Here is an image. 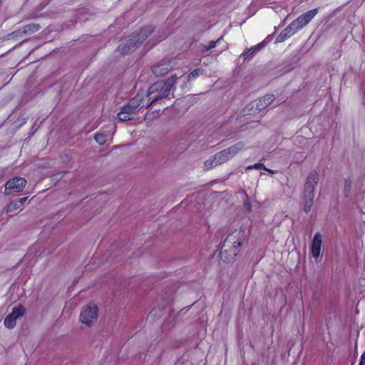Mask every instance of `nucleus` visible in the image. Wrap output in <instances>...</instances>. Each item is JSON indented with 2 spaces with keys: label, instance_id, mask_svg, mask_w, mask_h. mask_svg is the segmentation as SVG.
Instances as JSON below:
<instances>
[{
  "label": "nucleus",
  "instance_id": "nucleus-1",
  "mask_svg": "<svg viewBox=\"0 0 365 365\" xmlns=\"http://www.w3.org/2000/svg\"><path fill=\"white\" fill-rule=\"evenodd\" d=\"M242 231L235 230L229 234L224 240L220 252V258L223 261H228L230 257H236L239 252V248L242 244Z\"/></svg>",
  "mask_w": 365,
  "mask_h": 365
},
{
  "label": "nucleus",
  "instance_id": "nucleus-2",
  "mask_svg": "<svg viewBox=\"0 0 365 365\" xmlns=\"http://www.w3.org/2000/svg\"><path fill=\"white\" fill-rule=\"evenodd\" d=\"M178 78L176 76H172L166 81H158L151 85L148 91L147 97L150 103L146 106V108L155 103L160 99L167 97L170 92L173 85L175 83Z\"/></svg>",
  "mask_w": 365,
  "mask_h": 365
},
{
  "label": "nucleus",
  "instance_id": "nucleus-3",
  "mask_svg": "<svg viewBox=\"0 0 365 365\" xmlns=\"http://www.w3.org/2000/svg\"><path fill=\"white\" fill-rule=\"evenodd\" d=\"M274 100L273 94H267L262 98L255 100L249 103L243 110L242 115L245 118V122L249 124L252 122L258 123L260 115L256 117V120H251V116L259 115V112L267 108Z\"/></svg>",
  "mask_w": 365,
  "mask_h": 365
},
{
  "label": "nucleus",
  "instance_id": "nucleus-4",
  "mask_svg": "<svg viewBox=\"0 0 365 365\" xmlns=\"http://www.w3.org/2000/svg\"><path fill=\"white\" fill-rule=\"evenodd\" d=\"M151 25L142 28L139 31L130 35L129 40L118 47L119 52L123 55L129 54L136 50L140 45L153 32Z\"/></svg>",
  "mask_w": 365,
  "mask_h": 365
},
{
  "label": "nucleus",
  "instance_id": "nucleus-5",
  "mask_svg": "<svg viewBox=\"0 0 365 365\" xmlns=\"http://www.w3.org/2000/svg\"><path fill=\"white\" fill-rule=\"evenodd\" d=\"M319 181V174L316 170L312 171L307 178L303 193L304 210L308 213L312 205L314 197L315 186Z\"/></svg>",
  "mask_w": 365,
  "mask_h": 365
},
{
  "label": "nucleus",
  "instance_id": "nucleus-6",
  "mask_svg": "<svg viewBox=\"0 0 365 365\" xmlns=\"http://www.w3.org/2000/svg\"><path fill=\"white\" fill-rule=\"evenodd\" d=\"M244 143L238 142L227 149L217 153L214 157L215 159V165H221L227 162L230 158L235 156L241 150L244 148Z\"/></svg>",
  "mask_w": 365,
  "mask_h": 365
},
{
  "label": "nucleus",
  "instance_id": "nucleus-7",
  "mask_svg": "<svg viewBox=\"0 0 365 365\" xmlns=\"http://www.w3.org/2000/svg\"><path fill=\"white\" fill-rule=\"evenodd\" d=\"M98 317V309L94 305L93 307L86 306L81 310L80 320L83 324L88 326L96 322Z\"/></svg>",
  "mask_w": 365,
  "mask_h": 365
},
{
  "label": "nucleus",
  "instance_id": "nucleus-8",
  "mask_svg": "<svg viewBox=\"0 0 365 365\" xmlns=\"http://www.w3.org/2000/svg\"><path fill=\"white\" fill-rule=\"evenodd\" d=\"M26 185V180L21 177H16L8 180L5 184V193L21 191Z\"/></svg>",
  "mask_w": 365,
  "mask_h": 365
},
{
  "label": "nucleus",
  "instance_id": "nucleus-9",
  "mask_svg": "<svg viewBox=\"0 0 365 365\" xmlns=\"http://www.w3.org/2000/svg\"><path fill=\"white\" fill-rule=\"evenodd\" d=\"M319 10L317 8L313 9L306 11L302 14L299 16H298L295 20L297 23L299 25V27L302 29L307 25L318 14Z\"/></svg>",
  "mask_w": 365,
  "mask_h": 365
},
{
  "label": "nucleus",
  "instance_id": "nucleus-10",
  "mask_svg": "<svg viewBox=\"0 0 365 365\" xmlns=\"http://www.w3.org/2000/svg\"><path fill=\"white\" fill-rule=\"evenodd\" d=\"M143 99L138 93L135 98H132L129 102L122 107L121 110L132 116L136 108L141 104Z\"/></svg>",
  "mask_w": 365,
  "mask_h": 365
},
{
  "label": "nucleus",
  "instance_id": "nucleus-11",
  "mask_svg": "<svg viewBox=\"0 0 365 365\" xmlns=\"http://www.w3.org/2000/svg\"><path fill=\"white\" fill-rule=\"evenodd\" d=\"M322 245V235L319 232H317L314 234L311 247V252L314 258L317 259L319 257L321 253Z\"/></svg>",
  "mask_w": 365,
  "mask_h": 365
},
{
  "label": "nucleus",
  "instance_id": "nucleus-12",
  "mask_svg": "<svg viewBox=\"0 0 365 365\" xmlns=\"http://www.w3.org/2000/svg\"><path fill=\"white\" fill-rule=\"evenodd\" d=\"M40 29L41 26L38 24L31 23L21 27L14 32V34H15L16 36H18L19 34L31 35L37 32Z\"/></svg>",
  "mask_w": 365,
  "mask_h": 365
},
{
  "label": "nucleus",
  "instance_id": "nucleus-13",
  "mask_svg": "<svg viewBox=\"0 0 365 365\" xmlns=\"http://www.w3.org/2000/svg\"><path fill=\"white\" fill-rule=\"evenodd\" d=\"M27 199V197H24L11 202L7 207L6 213L11 215H16L17 210L21 209Z\"/></svg>",
  "mask_w": 365,
  "mask_h": 365
},
{
  "label": "nucleus",
  "instance_id": "nucleus-14",
  "mask_svg": "<svg viewBox=\"0 0 365 365\" xmlns=\"http://www.w3.org/2000/svg\"><path fill=\"white\" fill-rule=\"evenodd\" d=\"M267 41L264 39L262 42L258 44L251 46L250 48L246 49L242 53V57L243 58L244 61L251 58L255 53L259 51L263 47L267 44Z\"/></svg>",
  "mask_w": 365,
  "mask_h": 365
},
{
  "label": "nucleus",
  "instance_id": "nucleus-15",
  "mask_svg": "<svg viewBox=\"0 0 365 365\" xmlns=\"http://www.w3.org/2000/svg\"><path fill=\"white\" fill-rule=\"evenodd\" d=\"M171 69L170 63L165 62H160L158 64L153 66L152 71L156 76H163L168 73Z\"/></svg>",
  "mask_w": 365,
  "mask_h": 365
},
{
  "label": "nucleus",
  "instance_id": "nucleus-16",
  "mask_svg": "<svg viewBox=\"0 0 365 365\" xmlns=\"http://www.w3.org/2000/svg\"><path fill=\"white\" fill-rule=\"evenodd\" d=\"M222 40V37L219 38L216 41H210L207 45L201 44L200 45V51L203 53L210 51V49L216 47L217 45L220 44L221 41Z\"/></svg>",
  "mask_w": 365,
  "mask_h": 365
},
{
  "label": "nucleus",
  "instance_id": "nucleus-17",
  "mask_svg": "<svg viewBox=\"0 0 365 365\" xmlns=\"http://www.w3.org/2000/svg\"><path fill=\"white\" fill-rule=\"evenodd\" d=\"M16 319L13 315L11 314H8L4 319V324L6 327L9 329L14 328L16 324Z\"/></svg>",
  "mask_w": 365,
  "mask_h": 365
},
{
  "label": "nucleus",
  "instance_id": "nucleus-18",
  "mask_svg": "<svg viewBox=\"0 0 365 365\" xmlns=\"http://www.w3.org/2000/svg\"><path fill=\"white\" fill-rule=\"evenodd\" d=\"M302 28L299 27V25L297 23L296 20H294L292 22H291L286 28L285 29L289 31V33L292 36L294 34H296L299 30H300Z\"/></svg>",
  "mask_w": 365,
  "mask_h": 365
},
{
  "label": "nucleus",
  "instance_id": "nucleus-19",
  "mask_svg": "<svg viewBox=\"0 0 365 365\" xmlns=\"http://www.w3.org/2000/svg\"><path fill=\"white\" fill-rule=\"evenodd\" d=\"M24 312V307L22 305H19V307H15L13 308L11 314L13 315V317H14L16 319H18L19 317L23 316Z\"/></svg>",
  "mask_w": 365,
  "mask_h": 365
},
{
  "label": "nucleus",
  "instance_id": "nucleus-20",
  "mask_svg": "<svg viewBox=\"0 0 365 365\" xmlns=\"http://www.w3.org/2000/svg\"><path fill=\"white\" fill-rule=\"evenodd\" d=\"M292 35L285 29L281 31L279 35L277 38L278 42H283L284 40L291 37Z\"/></svg>",
  "mask_w": 365,
  "mask_h": 365
},
{
  "label": "nucleus",
  "instance_id": "nucleus-21",
  "mask_svg": "<svg viewBox=\"0 0 365 365\" xmlns=\"http://www.w3.org/2000/svg\"><path fill=\"white\" fill-rule=\"evenodd\" d=\"M94 139L99 145H103L107 140V135L104 133H96Z\"/></svg>",
  "mask_w": 365,
  "mask_h": 365
},
{
  "label": "nucleus",
  "instance_id": "nucleus-22",
  "mask_svg": "<svg viewBox=\"0 0 365 365\" xmlns=\"http://www.w3.org/2000/svg\"><path fill=\"white\" fill-rule=\"evenodd\" d=\"M202 73L201 68H195L188 75L187 80L190 81L197 78Z\"/></svg>",
  "mask_w": 365,
  "mask_h": 365
},
{
  "label": "nucleus",
  "instance_id": "nucleus-23",
  "mask_svg": "<svg viewBox=\"0 0 365 365\" xmlns=\"http://www.w3.org/2000/svg\"><path fill=\"white\" fill-rule=\"evenodd\" d=\"M118 118L120 121H127L133 118V117L120 110L118 113Z\"/></svg>",
  "mask_w": 365,
  "mask_h": 365
},
{
  "label": "nucleus",
  "instance_id": "nucleus-24",
  "mask_svg": "<svg viewBox=\"0 0 365 365\" xmlns=\"http://www.w3.org/2000/svg\"><path fill=\"white\" fill-rule=\"evenodd\" d=\"M205 168L206 170H210L212 168L217 166V165H215V157H213L212 159H208L204 163Z\"/></svg>",
  "mask_w": 365,
  "mask_h": 365
},
{
  "label": "nucleus",
  "instance_id": "nucleus-25",
  "mask_svg": "<svg viewBox=\"0 0 365 365\" xmlns=\"http://www.w3.org/2000/svg\"><path fill=\"white\" fill-rule=\"evenodd\" d=\"M351 181L349 180H345L344 192V196L346 197H349V192H350V190H351Z\"/></svg>",
  "mask_w": 365,
  "mask_h": 365
},
{
  "label": "nucleus",
  "instance_id": "nucleus-26",
  "mask_svg": "<svg viewBox=\"0 0 365 365\" xmlns=\"http://www.w3.org/2000/svg\"><path fill=\"white\" fill-rule=\"evenodd\" d=\"M252 168L264 170V169H266V166L263 163H257L254 164L253 165L248 167V169H252Z\"/></svg>",
  "mask_w": 365,
  "mask_h": 365
},
{
  "label": "nucleus",
  "instance_id": "nucleus-27",
  "mask_svg": "<svg viewBox=\"0 0 365 365\" xmlns=\"http://www.w3.org/2000/svg\"><path fill=\"white\" fill-rule=\"evenodd\" d=\"M160 114V110L158 109V110H155V111L152 112L150 114H146V118L152 115V117H155V116H159Z\"/></svg>",
  "mask_w": 365,
  "mask_h": 365
},
{
  "label": "nucleus",
  "instance_id": "nucleus-28",
  "mask_svg": "<svg viewBox=\"0 0 365 365\" xmlns=\"http://www.w3.org/2000/svg\"><path fill=\"white\" fill-rule=\"evenodd\" d=\"M359 365H365V351L362 354L361 356Z\"/></svg>",
  "mask_w": 365,
  "mask_h": 365
},
{
  "label": "nucleus",
  "instance_id": "nucleus-29",
  "mask_svg": "<svg viewBox=\"0 0 365 365\" xmlns=\"http://www.w3.org/2000/svg\"><path fill=\"white\" fill-rule=\"evenodd\" d=\"M264 170H265V171H267V172H268V173H269L271 174H274V173H277L276 170H273L269 169L267 168H266V169H264Z\"/></svg>",
  "mask_w": 365,
  "mask_h": 365
},
{
  "label": "nucleus",
  "instance_id": "nucleus-30",
  "mask_svg": "<svg viewBox=\"0 0 365 365\" xmlns=\"http://www.w3.org/2000/svg\"><path fill=\"white\" fill-rule=\"evenodd\" d=\"M245 206L248 208V210L251 209V205L249 203L245 204Z\"/></svg>",
  "mask_w": 365,
  "mask_h": 365
}]
</instances>
